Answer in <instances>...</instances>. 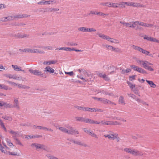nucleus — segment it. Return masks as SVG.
<instances>
[{"instance_id": "1", "label": "nucleus", "mask_w": 159, "mask_h": 159, "mask_svg": "<svg viewBox=\"0 0 159 159\" xmlns=\"http://www.w3.org/2000/svg\"><path fill=\"white\" fill-rule=\"evenodd\" d=\"M5 140L7 145L9 146V147H7L3 141L2 143L4 147H3L2 145L0 143V150L2 152L6 154H9L12 155H17V152L14 151L15 147L13 144L11 142L10 139L7 138L5 139Z\"/></svg>"}, {"instance_id": "2", "label": "nucleus", "mask_w": 159, "mask_h": 159, "mask_svg": "<svg viewBox=\"0 0 159 159\" xmlns=\"http://www.w3.org/2000/svg\"><path fill=\"white\" fill-rule=\"evenodd\" d=\"M139 25L147 27H152L153 26L152 24H148L139 21H136L132 23L131 22L129 23L126 22L125 24V26L126 27L133 28H135L137 27L138 29L139 26Z\"/></svg>"}, {"instance_id": "3", "label": "nucleus", "mask_w": 159, "mask_h": 159, "mask_svg": "<svg viewBox=\"0 0 159 159\" xmlns=\"http://www.w3.org/2000/svg\"><path fill=\"white\" fill-rule=\"evenodd\" d=\"M136 62L139 65L148 71H153L154 70V67L151 66L153 65L152 64L147 61L138 60Z\"/></svg>"}, {"instance_id": "4", "label": "nucleus", "mask_w": 159, "mask_h": 159, "mask_svg": "<svg viewBox=\"0 0 159 159\" xmlns=\"http://www.w3.org/2000/svg\"><path fill=\"white\" fill-rule=\"evenodd\" d=\"M29 16H30L22 15L14 16H8L6 17H3L0 18V22L10 21L12 20H15L16 18H22L28 17Z\"/></svg>"}, {"instance_id": "5", "label": "nucleus", "mask_w": 159, "mask_h": 159, "mask_svg": "<svg viewBox=\"0 0 159 159\" xmlns=\"http://www.w3.org/2000/svg\"><path fill=\"white\" fill-rule=\"evenodd\" d=\"M98 35L99 37L103 39L106 40L110 43L115 44H119L120 43L118 40L111 38L107 35L101 33H99Z\"/></svg>"}, {"instance_id": "6", "label": "nucleus", "mask_w": 159, "mask_h": 159, "mask_svg": "<svg viewBox=\"0 0 159 159\" xmlns=\"http://www.w3.org/2000/svg\"><path fill=\"white\" fill-rule=\"evenodd\" d=\"M83 74L85 75V78H83L82 76H77V77L82 80L84 82H87L90 81L92 78V75L91 73L87 72L85 70H82Z\"/></svg>"}, {"instance_id": "7", "label": "nucleus", "mask_w": 159, "mask_h": 159, "mask_svg": "<svg viewBox=\"0 0 159 159\" xmlns=\"http://www.w3.org/2000/svg\"><path fill=\"white\" fill-rule=\"evenodd\" d=\"M132 48L133 49L136 51H138L144 54H145L146 55L150 56L149 55L150 52L149 51H147L146 50L144 49L139 46H138L135 45H133L132 46Z\"/></svg>"}, {"instance_id": "8", "label": "nucleus", "mask_w": 159, "mask_h": 159, "mask_svg": "<svg viewBox=\"0 0 159 159\" xmlns=\"http://www.w3.org/2000/svg\"><path fill=\"white\" fill-rule=\"evenodd\" d=\"M131 68L134 71H136L142 74H146L147 71L142 68L139 67L136 65H132L130 66Z\"/></svg>"}, {"instance_id": "9", "label": "nucleus", "mask_w": 159, "mask_h": 159, "mask_svg": "<svg viewBox=\"0 0 159 159\" xmlns=\"http://www.w3.org/2000/svg\"><path fill=\"white\" fill-rule=\"evenodd\" d=\"M31 146L32 148H35L36 149H42L45 150L47 148L45 145L40 144L32 143Z\"/></svg>"}, {"instance_id": "10", "label": "nucleus", "mask_w": 159, "mask_h": 159, "mask_svg": "<svg viewBox=\"0 0 159 159\" xmlns=\"http://www.w3.org/2000/svg\"><path fill=\"white\" fill-rule=\"evenodd\" d=\"M22 50L23 52H26L36 53H43L44 52L43 51L42 52L41 51H40L39 50L33 49H24Z\"/></svg>"}, {"instance_id": "11", "label": "nucleus", "mask_w": 159, "mask_h": 159, "mask_svg": "<svg viewBox=\"0 0 159 159\" xmlns=\"http://www.w3.org/2000/svg\"><path fill=\"white\" fill-rule=\"evenodd\" d=\"M104 136L105 138H107L109 139L114 140L117 137L118 134L116 133L110 134H105Z\"/></svg>"}, {"instance_id": "12", "label": "nucleus", "mask_w": 159, "mask_h": 159, "mask_svg": "<svg viewBox=\"0 0 159 159\" xmlns=\"http://www.w3.org/2000/svg\"><path fill=\"white\" fill-rule=\"evenodd\" d=\"M72 142L74 144L79 145L80 146L86 147L88 146L87 143L83 141L80 140H73Z\"/></svg>"}, {"instance_id": "13", "label": "nucleus", "mask_w": 159, "mask_h": 159, "mask_svg": "<svg viewBox=\"0 0 159 159\" xmlns=\"http://www.w3.org/2000/svg\"><path fill=\"white\" fill-rule=\"evenodd\" d=\"M70 127H71L70 126H69L67 127V129L63 127H59V129L61 131L63 132L67 133L68 134H70Z\"/></svg>"}, {"instance_id": "14", "label": "nucleus", "mask_w": 159, "mask_h": 159, "mask_svg": "<svg viewBox=\"0 0 159 159\" xmlns=\"http://www.w3.org/2000/svg\"><path fill=\"white\" fill-rule=\"evenodd\" d=\"M84 122L86 123L96 124H99L100 123V122H98L97 121H95L93 120L89 119L86 117L84 120Z\"/></svg>"}, {"instance_id": "15", "label": "nucleus", "mask_w": 159, "mask_h": 159, "mask_svg": "<svg viewBox=\"0 0 159 159\" xmlns=\"http://www.w3.org/2000/svg\"><path fill=\"white\" fill-rule=\"evenodd\" d=\"M57 62V60H49L48 61H45L43 62V64L44 65L46 66H49L52 64H55Z\"/></svg>"}, {"instance_id": "16", "label": "nucleus", "mask_w": 159, "mask_h": 159, "mask_svg": "<svg viewBox=\"0 0 159 159\" xmlns=\"http://www.w3.org/2000/svg\"><path fill=\"white\" fill-rule=\"evenodd\" d=\"M131 154L135 156H142L143 154L142 152L133 149Z\"/></svg>"}, {"instance_id": "17", "label": "nucleus", "mask_w": 159, "mask_h": 159, "mask_svg": "<svg viewBox=\"0 0 159 159\" xmlns=\"http://www.w3.org/2000/svg\"><path fill=\"white\" fill-rule=\"evenodd\" d=\"M131 6L138 7H144V5L139 3L131 2Z\"/></svg>"}, {"instance_id": "18", "label": "nucleus", "mask_w": 159, "mask_h": 159, "mask_svg": "<svg viewBox=\"0 0 159 159\" xmlns=\"http://www.w3.org/2000/svg\"><path fill=\"white\" fill-rule=\"evenodd\" d=\"M44 71H45L46 73L48 72L51 74H53L55 70L50 66H48L45 68Z\"/></svg>"}, {"instance_id": "19", "label": "nucleus", "mask_w": 159, "mask_h": 159, "mask_svg": "<svg viewBox=\"0 0 159 159\" xmlns=\"http://www.w3.org/2000/svg\"><path fill=\"white\" fill-rule=\"evenodd\" d=\"M29 71L32 74H33L35 75H42L41 71H39L38 70H32L30 69L29 70Z\"/></svg>"}, {"instance_id": "20", "label": "nucleus", "mask_w": 159, "mask_h": 159, "mask_svg": "<svg viewBox=\"0 0 159 159\" xmlns=\"http://www.w3.org/2000/svg\"><path fill=\"white\" fill-rule=\"evenodd\" d=\"M13 107L16 108L17 109H19L20 107L18 99L16 98H15L14 100V105Z\"/></svg>"}, {"instance_id": "21", "label": "nucleus", "mask_w": 159, "mask_h": 159, "mask_svg": "<svg viewBox=\"0 0 159 159\" xmlns=\"http://www.w3.org/2000/svg\"><path fill=\"white\" fill-rule=\"evenodd\" d=\"M102 102L104 104H112L114 105H116L114 103L112 102L111 101L105 98H102Z\"/></svg>"}, {"instance_id": "22", "label": "nucleus", "mask_w": 159, "mask_h": 159, "mask_svg": "<svg viewBox=\"0 0 159 159\" xmlns=\"http://www.w3.org/2000/svg\"><path fill=\"white\" fill-rule=\"evenodd\" d=\"M2 106H4L6 108H12L13 107V105L10 104L8 103L4 102H2Z\"/></svg>"}, {"instance_id": "23", "label": "nucleus", "mask_w": 159, "mask_h": 159, "mask_svg": "<svg viewBox=\"0 0 159 159\" xmlns=\"http://www.w3.org/2000/svg\"><path fill=\"white\" fill-rule=\"evenodd\" d=\"M118 123L116 121L112 122V121H106L104 123H102L103 124H105L107 125H116L118 124Z\"/></svg>"}, {"instance_id": "24", "label": "nucleus", "mask_w": 159, "mask_h": 159, "mask_svg": "<svg viewBox=\"0 0 159 159\" xmlns=\"http://www.w3.org/2000/svg\"><path fill=\"white\" fill-rule=\"evenodd\" d=\"M40 137V136L38 135H27L25 136V138L27 139H32V138H39Z\"/></svg>"}, {"instance_id": "25", "label": "nucleus", "mask_w": 159, "mask_h": 159, "mask_svg": "<svg viewBox=\"0 0 159 159\" xmlns=\"http://www.w3.org/2000/svg\"><path fill=\"white\" fill-rule=\"evenodd\" d=\"M146 81L148 83L151 87L155 88L156 87V85L152 81L146 80Z\"/></svg>"}, {"instance_id": "26", "label": "nucleus", "mask_w": 159, "mask_h": 159, "mask_svg": "<svg viewBox=\"0 0 159 159\" xmlns=\"http://www.w3.org/2000/svg\"><path fill=\"white\" fill-rule=\"evenodd\" d=\"M6 77L9 78L10 79H13L18 80L19 77H17L16 75H12L11 74L7 75H6Z\"/></svg>"}, {"instance_id": "27", "label": "nucleus", "mask_w": 159, "mask_h": 159, "mask_svg": "<svg viewBox=\"0 0 159 159\" xmlns=\"http://www.w3.org/2000/svg\"><path fill=\"white\" fill-rule=\"evenodd\" d=\"M12 66L13 68L16 71H23V72H24V70H22L21 69V67H18L17 65H12Z\"/></svg>"}, {"instance_id": "28", "label": "nucleus", "mask_w": 159, "mask_h": 159, "mask_svg": "<svg viewBox=\"0 0 159 159\" xmlns=\"http://www.w3.org/2000/svg\"><path fill=\"white\" fill-rule=\"evenodd\" d=\"M69 128L70 129V134L76 135L79 134V132L77 130L73 129L71 127H70Z\"/></svg>"}, {"instance_id": "29", "label": "nucleus", "mask_w": 159, "mask_h": 159, "mask_svg": "<svg viewBox=\"0 0 159 159\" xmlns=\"http://www.w3.org/2000/svg\"><path fill=\"white\" fill-rule=\"evenodd\" d=\"M85 117H75V119L76 121L83 122H84V120Z\"/></svg>"}, {"instance_id": "30", "label": "nucleus", "mask_w": 159, "mask_h": 159, "mask_svg": "<svg viewBox=\"0 0 159 159\" xmlns=\"http://www.w3.org/2000/svg\"><path fill=\"white\" fill-rule=\"evenodd\" d=\"M79 31L82 32H87V27H81L78 29Z\"/></svg>"}, {"instance_id": "31", "label": "nucleus", "mask_w": 159, "mask_h": 159, "mask_svg": "<svg viewBox=\"0 0 159 159\" xmlns=\"http://www.w3.org/2000/svg\"><path fill=\"white\" fill-rule=\"evenodd\" d=\"M119 101V103L122 105H124V104H125V103L124 101V98L123 97L120 96V97Z\"/></svg>"}, {"instance_id": "32", "label": "nucleus", "mask_w": 159, "mask_h": 159, "mask_svg": "<svg viewBox=\"0 0 159 159\" xmlns=\"http://www.w3.org/2000/svg\"><path fill=\"white\" fill-rule=\"evenodd\" d=\"M86 111H89L91 112H95V108L86 107Z\"/></svg>"}, {"instance_id": "33", "label": "nucleus", "mask_w": 159, "mask_h": 159, "mask_svg": "<svg viewBox=\"0 0 159 159\" xmlns=\"http://www.w3.org/2000/svg\"><path fill=\"white\" fill-rule=\"evenodd\" d=\"M75 107L79 110L86 111V107L79 106H76Z\"/></svg>"}, {"instance_id": "34", "label": "nucleus", "mask_w": 159, "mask_h": 159, "mask_svg": "<svg viewBox=\"0 0 159 159\" xmlns=\"http://www.w3.org/2000/svg\"><path fill=\"white\" fill-rule=\"evenodd\" d=\"M96 31V30L93 28H88L87 27V32H95Z\"/></svg>"}, {"instance_id": "35", "label": "nucleus", "mask_w": 159, "mask_h": 159, "mask_svg": "<svg viewBox=\"0 0 159 159\" xmlns=\"http://www.w3.org/2000/svg\"><path fill=\"white\" fill-rule=\"evenodd\" d=\"M133 150V149L131 148H126L124 149V151L127 153H129L131 154Z\"/></svg>"}, {"instance_id": "36", "label": "nucleus", "mask_w": 159, "mask_h": 159, "mask_svg": "<svg viewBox=\"0 0 159 159\" xmlns=\"http://www.w3.org/2000/svg\"><path fill=\"white\" fill-rule=\"evenodd\" d=\"M9 132L13 135V137L16 136L18 135V133L13 130H10L9 131Z\"/></svg>"}, {"instance_id": "37", "label": "nucleus", "mask_w": 159, "mask_h": 159, "mask_svg": "<svg viewBox=\"0 0 159 159\" xmlns=\"http://www.w3.org/2000/svg\"><path fill=\"white\" fill-rule=\"evenodd\" d=\"M17 86L19 88L27 89L28 88V87L23 85L21 84H17Z\"/></svg>"}, {"instance_id": "38", "label": "nucleus", "mask_w": 159, "mask_h": 159, "mask_svg": "<svg viewBox=\"0 0 159 159\" xmlns=\"http://www.w3.org/2000/svg\"><path fill=\"white\" fill-rule=\"evenodd\" d=\"M15 142L16 144H18L20 146H23V144L21 143L20 141L18 139H15Z\"/></svg>"}, {"instance_id": "39", "label": "nucleus", "mask_w": 159, "mask_h": 159, "mask_svg": "<svg viewBox=\"0 0 159 159\" xmlns=\"http://www.w3.org/2000/svg\"><path fill=\"white\" fill-rule=\"evenodd\" d=\"M46 156L49 159H58L56 157L50 154H48Z\"/></svg>"}, {"instance_id": "40", "label": "nucleus", "mask_w": 159, "mask_h": 159, "mask_svg": "<svg viewBox=\"0 0 159 159\" xmlns=\"http://www.w3.org/2000/svg\"><path fill=\"white\" fill-rule=\"evenodd\" d=\"M27 35L26 34H20L18 33L17 34L16 37L19 38H24L26 37Z\"/></svg>"}, {"instance_id": "41", "label": "nucleus", "mask_w": 159, "mask_h": 159, "mask_svg": "<svg viewBox=\"0 0 159 159\" xmlns=\"http://www.w3.org/2000/svg\"><path fill=\"white\" fill-rule=\"evenodd\" d=\"M96 15L98 16H106L108 15V14H107L104 13L102 12H97V13H96Z\"/></svg>"}, {"instance_id": "42", "label": "nucleus", "mask_w": 159, "mask_h": 159, "mask_svg": "<svg viewBox=\"0 0 159 159\" xmlns=\"http://www.w3.org/2000/svg\"><path fill=\"white\" fill-rule=\"evenodd\" d=\"M2 118L9 121H11L12 120L11 117L10 116H2Z\"/></svg>"}, {"instance_id": "43", "label": "nucleus", "mask_w": 159, "mask_h": 159, "mask_svg": "<svg viewBox=\"0 0 159 159\" xmlns=\"http://www.w3.org/2000/svg\"><path fill=\"white\" fill-rule=\"evenodd\" d=\"M2 89L5 90H10L11 89V88L4 84Z\"/></svg>"}, {"instance_id": "44", "label": "nucleus", "mask_w": 159, "mask_h": 159, "mask_svg": "<svg viewBox=\"0 0 159 159\" xmlns=\"http://www.w3.org/2000/svg\"><path fill=\"white\" fill-rule=\"evenodd\" d=\"M105 48L109 50L112 51L113 47L109 45H106Z\"/></svg>"}, {"instance_id": "45", "label": "nucleus", "mask_w": 159, "mask_h": 159, "mask_svg": "<svg viewBox=\"0 0 159 159\" xmlns=\"http://www.w3.org/2000/svg\"><path fill=\"white\" fill-rule=\"evenodd\" d=\"M83 130L87 134H88L89 135H90L91 134V131H90V130L88 129L87 128H84L83 129Z\"/></svg>"}, {"instance_id": "46", "label": "nucleus", "mask_w": 159, "mask_h": 159, "mask_svg": "<svg viewBox=\"0 0 159 159\" xmlns=\"http://www.w3.org/2000/svg\"><path fill=\"white\" fill-rule=\"evenodd\" d=\"M150 41H152V42H157V43H159V40H158L157 39H156L155 38L152 37H151V39Z\"/></svg>"}, {"instance_id": "47", "label": "nucleus", "mask_w": 159, "mask_h": 159, "mask_svg": "<svg viewBox=\"0 0 159 159\" xmlns=\"http://www.w3.org/2000/svg\"><path fill=\"white\" fill-rule=\"evenodd\" d=\"M90 135L96 139L98 138V136L92 132H91V134H90Z\"/></svg>"}, {"instance_id": "48", "label": "nucleus", "mask_w": 159, "mask_h": 159, "mask_svg": "<svg viewBox=\"0 0 159 159\" xmlns=\"http://www.w3.org/2000/svg\"><path fill=\"white\" fill-rule=\"evenodd\" d=\"M127 83L128 84L129 86V87L131 89H132L135 87V85H133V84L130 83L128 81L127 82Z\"/></svg>"}, {"instance_id": "49", "label": "nucleus", "mask_w": 159, "mask_h": 159, "mask_svg": "<svg viewBox=\"0 0 159 159\" xmlns=\"http://www.w3.org/2000/svg\"><path fill=\"white\" fill-rule=\"evenodd\" d=\"M7 82L9 84H11L14 87H16L17 86V84L14 82L10 81H8Z\"/></svg>"}, {"instance_id": "50", "label": "nucleus", "mask_w": 159, "mask_h": 159, "mask_svg": "<svg viewBox=\"0 0 159 159\" xmlns=\"http://www.w3.org/2000/svg\"><path fill=\"white\" fill-rule=\"evenodd\" d=\"M105 80L108 81L110 79L105 74H103L102 77Z\"/></svg>"}, {"instance_id": "51", "label": "nucleus", "mask_w": 159, "mask_h": 159, "mask_svg": "<svg viewBox=\"0 0 159 159\" xmlns=\"http://www.w3.org/2000/svg\"><path fill=\"white\" fill-rule=\"evenodd\" d=\"M112 5L111 7L114 8H117L119 6V3H112Z\"/></svg>"}, {"instance_id": "52", "label": "nucleus", "mask_w": 159, "mask_h": 159, "mask_svg": "<svg viewBox=\"0 0 159 159\" xmlns=\"http://www.w3.org/2000/svg\"><path fill=\"white\" fill-rule=\"evenodd\" d=\"M120 6L122 7L125 8V2H121L120 3H119V6Z\"/></svg>"}, {"instance_id": "53", "label": "nucleus", "mask_w": 159, "mask_h": 159, "mask_svg": "<svg viewBox=\"0 0 159 159\" xmlns=\"http://www.w3.org/2000/svg\"><path fill=\"white\" fill-rule=\"evenodd\" d=\"M75 50V49L74 48H71L68 47H65V51H71Z\"/></svg>"}, {"instance_id": "54", "label": "nucleus", "mask_w": 159, "mask_h": 159, "mask_svg": "<svg viewBox=\"0 0 159 159\" xmlns=\"http://www.w3.org/2000/svg\"><path fill=\"white\" fill-rule=\"evenodd\" d=\"M151 37H149L147 35H145L144 37V39L147 40L148 41H150L151 39Z\"/></svg>"}, {"instance_id": "55", "label": "nucleus", "mask_w": 159, "mask_h": 159, "mask_svg": "<svg viewBox=\"0 0 159 159\" xmlns=\"http://www.w3.org/2000/svg\"><path fill=\"white\" fill-rule=\"evenodd\" d=\"M65 73L66 74H68L70 76H72L74 75V73L73 71H70L69 72H65Z\"/></svg>"}, {"instance_id": "56", "label": "nucleus", "mask_w": 159, "mask_h": 159, "mask_svg": "<svg viewBox=\"0 0 159 159\" xmlns=\"http://www.w3.org/2000/svg\"><path fill=\"white\" fill-rule=\"evenodd\" d=\"M38 4L39 5H45V0H43L40 1L38 2Z\"/></svg>"}, {"instance_id": "57", "label": "nucleus", "mask_w": 159, "mask_h": 159, "mask_svg": "<svg viewBox=\"0 0 159 159\" xmlns=\"http://www.w3.org/2000/svg\"><path fill=\"white\" fill-rule=\"evenodd\" d=\"M33 128L35 129H42V126L34 125Z\"/></svg>"}, {"instance_id": "58", "label": "nucleus", "mask_w": 159, "mask_h": 159, "mask_svg": "<svg viewBox=\"0 0 159 159\" xmlns=\"http://www.w3.org/2000/svg\"><path fill=\"white\" fill-rule=\"evenodd\" d=\"M53 1H45V4H50L52 3Z\"/></svg>"}, {"instance_id": "59", "label": "nucleus", "mask_w": 159, "mask_h": 159, "mask_svg": "<svg viewBox=\"0 0 159 159\" xmlns=\"http://www.w3.org/2000/svg\"><path fill=\"white\" fill-rule=\"evenodd\" d=\"M119 51V49L118 48H115L113 47L112 51H115L116 52H118Z\"/></svg>"}, {"instance_id": "60", "label": "nucleus", "mask_w": 159, "mask_h": 159, "mask_svg": "<svg viewBox=\"0 0 159 159\" xmlns=\"http://www.w3.org/2000/svg\"><path fill=\"white\" fill-rule=\"evenodd\" d=\"M135 75H133L131 76H130L129 78V80H134L135 79Z\"/></svg>"}, {"instance_id": "61", "label": "nucleus", "mask_w": 159, "mask_h": 159, "mask_svg": "<svg viewBox=\"0 0 159 159\" xmlns=\"http://www.w3.org/2000/svg\"><path fill=\"white\" fill-rule=\"evenodd\" d=\"M125 6H131V2H125Z\"/></svg>"}, {"instance_id": "62", "label": "nucleus", "mask_w": 159, "mask_h": 159, "mask_svg": "<svg viewBox=\"0 0 159 159\" xmlns=\"http://www.w3.org/2000/svg\"><path fill=\"white\" fill-rule=\"evenodd\" d=\"M93 98L97 100L98 101H101L102 102V98H97L96 97H93Z\"/></svg>"}, {"instance_id": "63", "label": "nucleus", "mask_w": 159, "mask_h": 159, "mask_svg": "<svg viewBox=\"0 0 159 159\" xmlns=\"http://www.w3.org/2000/svg\"><path fill=\"white\" fill-rule=\"evenodd\" d=\"M112 3L110 2H107V6L109 7H111Z\"/></svg>"}, {"instance_id": "64", "label": "nucleus", "mask_w": 159, "mask_h": 159, "mask_svg": "<svg viewBox=\"0 0 159 159\" xmlns=\"http://www.w3.org/2000/svg\"><path fill=\"white\" fill-rule=\"evenodd\" d=\"M97 111L99 112H102L103 111V110L100 109L95 108V112Z\"/></svg>"}]
</instances>
